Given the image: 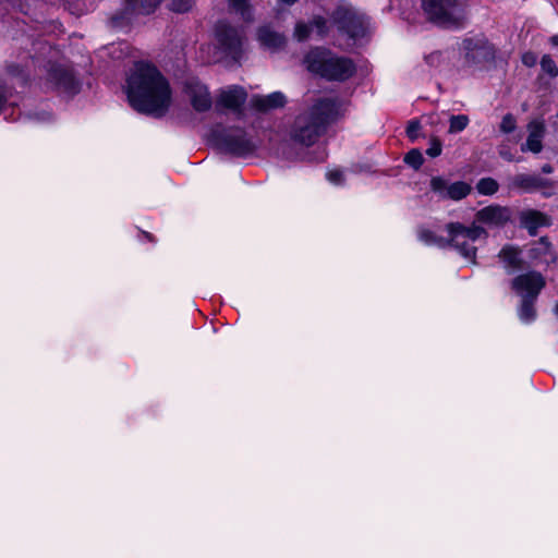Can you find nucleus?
<instances>
[{"mask_svg": "<svg viewBox=\"0 0 558 558\" xmlns=\"http://www.w3.org/2000/svg\"><path fill=\"white\" fill-rule=\"evenodd\" d=\"M257 40L263 48L271 51L280 49L286 44L284 36L275 32L269 26H262L258 28Z\"/></svg>", "mask_w": 558, "mask_h": 558, "instance_id": "obj_19", "label": "nucleus"}, {"mask_svg": "<svg viewBox=\"0 0 558 558\" xmlns=\"http://www.w3.org/2000/svg\"><path fill=\"white\" fill-rule=\"evenodd\" d=\"M404 161L414 169H418L423 163V156L420 150L412 149L405 155Z\"/></svg>", "mask_w": 558, "mask_h": 558, "instance_id": "obj_31", "label": "nucleus"}, {"mask_svg": "<svg viewBox=\"0 0 558 558\" xmlns=\"http://www.w3.org/2000/svg\"><path fill=\"white\" fill-rule=\"evenodd\" d=\"M498 256L505 268L509 271L515 270L521 266V252L513 245L502 247Z\"/></svg>", "mask_w": 558, "mask_h": 558, "instance_id": "obj_22", "label": "nucleus"}, {"mask_svg": "<svg viewBox=\"0 0 558 558\" xmlns=\"http://www.w3.org/2000/svg\"><path fill=\"white\" fill-rule=\"evenodd\" d=\"M542 171L545 173H551L553 167L550 165H545V166H543Z\"/></svg>", "mask_w": 558, "mask_h": 558, "instance_id": "obj_38", "label": "nucleus"}, {"mask_svg": "<svg viewBox=\"0 0 558 558\" xmlns=\"http://www.w3.org/2000/svg\"><path fill=\"white\" fill-rule=\"evenodd\" d=\"M500 156H501L502 158H505V159L509 160V161H512V160H513V159H512V157H511V155H510V154H508V153H506V151H504V150H500Z\"/></svg>", "mask_w": 558, "mask_h": 558, "instance_id": "obj_37", "label": "nucleus"}, {"mask_svg": "<svg viewBox=\"0 0 558 558\" xmlns=\"http://www.w3.org/2000/svg\"><path fill=\"white\" fill-rule=\"evenodd\" d=\"M221 145L227 151L235 155H246L255 148L244 131L240 129L229 131L222 138Z\"/></svg>", "mask_w": 558, "mask_h": 558, "instance_id": "obj_13", "label": "nucleus"}, {"mask_svg": "<svg viewBox=\"0 0 558 558\" xmlns=\"http://www.w3.org/2000/svg\"><path fill=\"white\" fill-rule=\"evenodd\" d=\"M545 286L544 277L535 271H530L515 277L512 280V290L522 299L536 300L541 290Z\"/></svg>", "mask_w": 558, "mask_h": 558, "instance_id": "obj_8", "label": "nucleus"}, {"mask_svg": "<svg viewBox=\"0 0 558 558\" xmlns=\"http://www.w3.org/2000/svg\"><path fill=\"white\" fill-rule=\"evenodd\" d=\"M550 43H551V45L558 47V36H553L550 38Z\"/></svg>", "mask_w": 558, "mask_h": 558, "instance_id": "obj_40", "label": "nucleus"}, {"mask_svg": "<svg viewBox=\"0 0 558 558\" xmlns=\"http://www.w3.org/2000/svg\"><path fill=\"white\" fill-rule=\"evenodd\" d=\"M161 0H125L121 16H114L112 23L116 26L122 24V20L131 15L153 13ZM194 3V0H170L169 7L175 12H186Z\"/></svg>", "mask_w": 558, "mask_h": 558, "instance_id": "obj_6", "label": "nucleus"}, {"mask_svg": "<svg viewBox=\"0 0 558 558\" xmlns=\"http://www.w3.org/2000/svg\"><path fill=\"white\" fill-rule=\"evenodd\" d=\"M476 189L480 194L493 195L498 191V183L492 178H484L478 181Z\"/></svg>", "mask_w": 558, "mask_h": 558, "instance_id": "obj_28", "label": "nucleus"}, {"mask_svg": "<svg viewBox=\"0 0 558 558\" xmlns=\"http://www.w3.org/2000/svg\"><path fill=\"white\" fill-rule=\"evenodd\" d=\"M327 180L335 184L340 185L344 180V173L340 169H331L326 173Z\"/></svg>", "mask_w": 558, "mask_h": 558, "instance_id": "obj_33", "label": "nucleus"}, {"mask_svg": "<svg viewBox=\"0 0 558 558\" xmlns=\"http://www.w3.org/2000/svg\"><path fill=\"white\" fill-rule=\"evenodd\" d=\"M332 22L353 39L364 37L368 29V21L344 4H340L332 14Z\"/></svg>", "mask_w": 558, "mask_h": 558, "instance_id": "obj_7", "label": "nucleus"}, {"mask_svg": "<svg viewBox=\"0 0 558 558\" xmlns=\"http://www.w3.org/2000/svg\"><path fill=\"white\" fill-rule=\"evenodd\" d=\"M216 37L223 53L233 59L240 56L242 36L235 28L226 24H219L216 28Z\"/></svg>", "mask_w": 558, "mask_h": 558, "instance_id": "obj_12", "label": "nucleus"}, {"mask_svg": "<svg viewBox=\"0 0 558 558\" xmlns=\"http://www.w3.org/2000/svg\"><path fill=\"white\" fill-rule=\"evenodd\" d=\"M511 219L508 207L490 205L480 209L475 215V225H485L488 228H502Z\"/></svg>", "mask_w": 558, "mask_h": 558, "instance_id": "obj_10", "label": "nucleus"}, {"mask_svg": "<svg viewBox=\"0 0 558 558\" xmlns=\"http://www.w3.org/2000/svg\"><path fill=\"white\" fill-rule=\"evenodd\" d=\"M304 63L310 72L327 80L344 81L355 72V65L350 59L318 48L306 54Z\"/></svg>", "mask_w": 558, "mask_h": 558, "instance_id": "obj_3", "label": "nucleus"}, {"mask_svg": "<svg viewBox=\"0 0 558 558\" xmlns=\"http://www.w3.org/2000/svg\"><path fill=\"white\" fill-rule=\"evenodd\" d=\"M327 21L320 16L314 17L312 24L298 23L294 29V37L302 41L311 37L312 33H316L322 37L327 33Z\"/></svg>", "mask_w": 558, "mask_h": 558, "instance_id": "obj_18", "label": "nucleus"}, {"mask_svg": "<svg viewBox=\"0 0 558 558\" xmlns=\"http://www.w3.org/2000/svg\"><path fill=\"white\" fill-rule=\"evenodd\" d=\"M50 77L56 83L57 87L64 93H75L76 82L71 71L63 68H56L50 73Z\"/></svg>", "mask_w": 558, "mask_h": 558, "instance_id": "obj_20", "label": "nucleus"}, {"mask_svg": "<svg viewBox=\"0 0 558 558\" xmlns=\"http://www.w3.org/2000/svg\"><path fill=\"white\" fill-rule=\"evenodd\" d=\"M446 61V58L440 51H433L424 56V64L427 66V71H436L440 69Z\"/></svg>", "mask_w": 558, "mask_h": 558, "instance_id": "obj_27", "label": "nucleus"}, {"mask_svg": "<svg viewBox=\"0 0 558 558\" xmlns=\"http://www.w3.org/2000/svg\"><path fill=\"white\" fill-rule=\"evenodd\" d=\"M427 19L445 26H460L466 17L464 2L460 0H422Z\"/></svg>", "mask_w": 558, "mask_h": 558, "instance_id": "obj_5", "label": "nucleus"}, {"mask_svg": "<svg viewBox=\"0 0 558 558\" xmlns=\"http://www.w3.org/2000/svg\"><path fill=\"white\" fill-rule=\"evenodd\" d=\"M4 105H5V99L3 98V96L0 94V113L3 111L4 109Z\"/></svg>", "mask_w": 558, "mask_h": 558, "instance_id": "obj_39", "label": "nucleus"}, {"mask_svg": "<svg viewBox=\"0 0 558 558\" xmlns=\"http://www.w3.org/2000/svg\"><path fill=\"white\" fill-rule=\"evenodd\" d=\"M418 239L426 245L445 247L448 245V239L437 235L433 230L421 229L418 231Z\"/></svg>", "mask_w": 558, "mask_h": 558, "instance_id": "obj_25", "label": "nucleus"}, {"mask_svg": "<svg viewBox=\"0 0 558 558\" xmlns=\"http://www.w3.org/2000/svg\"><path fill=\"white\" fill-rule=\"evenodd\" d=\"M278 1L281 3H284V4H293L296 0H278Z\"/></svg>", "mask_w": 558, "mask_h": 558, "instance_id": "obj_41", "label": "nucleus"}, {"mask_svg": "<svg viewBox=\"0 0 558 558\" xmlns=\"http://www.w3.org/2000/svg\"><path fill=\"white\" fill-rule=\"evenodd\" d=\"M420 130V123L416 121H411L407 128V134L412 141H414L418 137Z\"/></svg>", "mask_w": 558, "mask_h": 558, "instance_id": "obj_34", "label": "nucleus"}, {"mask_svg": "<svg viewBox=\"0 0 558 558\" xmlns=\"http://www.w3.org/2000/svg\"><path fill=\"white\" fill-rule=\"evenodd\" d=\"M228 9L231 13L240 15L245 22L253 20V10L250 3L251 0H227Z\"/></svg>", "mask_w": 558, "mask_h": 558, "instance_id": "obj_24", "label": "nucleus"}, {"mask_svg": "<svg viewBox=\"0 0 558 558\" xmlns=\"http://www.w3.org/2000/svg\"><path fill=\"white\" fill-rule=\"evenodd\" d=\"M510 186L523 192L538 190L545 197L554 194V182L536 174H518L511 179Z\"/></svg>", "mask_w": 558, "mask_h": 558, "instance_id": "obj_11", "label": "nucleus"}, {"mask_svg": "<svg viewBox=\"0 0 558 558\" xmlns=\"http://www.w3.org/2000/svg\"><path fill=\"white\" fill-rule=\"evenodd\" d=\"M515 128H517L515 118L510 113L506 114L501 120L500 131L504 133H510V132H513L515 130Z\"/></svg>", "mask_w": 558, "mask_h": 558, "instance_id": "obj_32", "label": "nucleus"}, {"mask_svg": "<svg viewBox=\"0 0 558 558\" xmlns=\"http://www.w3.org/2000/svg\"><path fill=\"white\" fill-rule=\"evenodd\" d=\"M519 222L531 235H535L539 228L550 226L551 219L539 210L529 208L520 211Z\"/></svg>", "mask_w": 558, "mask_h": 558, "instance_id": "obj_15", "label": "nucleus"}, {"mask_svg": "<svg viewBox=\"0 0 558 558\" xmlns=\"http://www.w3.org/2000/svg\"><path fill=\"white\" fill-rule=\"evenodd\" d=\"M541 68L543 72L548 74L550 77H556L558 75V68L555 61L547 54H545L541 60Z\"/></svg>", "mask_w": 558, "mask_h": 558, "instance_id": "obj_30", "label": "nucleus"}, {"mask_svg": "<svg viewBox=\"0 0 558 558\" xmlns=\"http://www.w3.org/2000/svg\"><path fill=\"white\" fill-rule=\"evenodd\" d=\"M450 244L465 260L474 264L476 258L475 241L478 239H486L487 231L478 225L472 223L465 227L459 222H452L446 227Z\"/></svg>", "mask_w": 558, "mask_h": 558, "instance_id": "obj_4", "label": "nucleus"}, {"mask_svg": "<svg viewBox=\"0 0 558 558\" xmlns=\"http://www.w3.org/2000/svg\"><path fill=\"white\" fill-rule=\"evenodd\" d=\"M186 94L196 111H206L211 107V97L207 87L198 81L192 80L186 84Z\"/></svg>", "mask_w": 558, "mask_h": 558, "instance_id": "obj_14", "label": "nucleus"}, {"mask_svg": "<svg viewBox=\"0 0 558 558\" xmlns=\"http://www.w3.org/2000/svg\"><path fill=\"white\" fill-rule=\"evenodd\" d=\"M246 92L239 86H231L220 92L217 105L230 110H238L246 100Z\"/></svg>", "mask_w": 558, "mask_h": 558, "instance_id": "obj_17", "label": "nucleus"}, {"mask_svg": "<svg viewBox=\"0 0 558 558\" xmlns=\"http://www.w3.org/2000/svg\"><path fill=\"white\" fill-rule=\"evenodd\" d=\"M430 189L434 193H436L441 198H450L453 201H460L468 196L471 192V185L458 181L454 183H448L441 177H434L430 180Z\"/></svg>", "mask_w": 558, "mask_h": 558, "instance_id": "obj_9", "label": "nucleus"}, {"mask_svg": "<svg viewBox=\"0 0 558 558\" xmlns=\"http://www.w3.org/2000/svg\"><path fill=\"white\" fill-rule=\"evenodd\" d=\"M522 62L529 68L534 66L537 62V56L534 52H525L522 56Z\"/></svg>", "mask_w": 558, "mask_h": 558, "instance_id": "obj_36", "label": "nucleus"}, {"mask_svg": "<svg viewBox=\"0 0 558 558\" xmlns=\"http://www.w3.org/2000/svg\"><path fill=\"white\" fill-rule=\"evenodd\" d=\"M555 313H556V315L558 316V303H557V304H556V306H555Z\"/></svg>", "mask_w": 558, "mask_h": 558, "instance_id": "obj_42", "label": "nucleus"}, {"mask_svg": "<svg viewBox=\"0 0 558 558\" xmlns=\"http://www.w3.org/2000/svg\"><path fill=\"white\" fill-rule=\"evenodd\" d=\"M535 300L526 299L522 300L519 307V317L523 323H531L535 319L536 312L534 308Z\"/></svg>", "mask_w": 558, "mask_h": 558, "instance_id": "obj_26", "label": "nucleus"}, {"mask_svg": "<svg viewBox=\"0 0 558 558\" xmlns=\"http://www.w3.org/2000/svg\"><path fill=\"white\" fill-rule=\"evenodd\" d=\"M531 257L545 263L553 258L551 245L546 238H541L534 242L530 250Z\"/></svg>", "mask_w": 558, "mask_h": 558, "instance_id": "obj_23", "label": "nucleus"}, {"mask_svg": "<svg viewBox=\"0 0 558 558\" xmlns=\"http://www.w3.org/2000/svg\"><path fill=\"white\" fill-rule=\"evenodd\" d=\"M340 113L341 108L336 100L323 99L318 101L310 112L296 118L291 135L293 141L304 146L314 144L324 125L336 119Z\"/></svg>", "mask_w": 558, "mask_h": 558, "instance_id": "obj_2", "label": "nucleus"}, {"mask_svg": "<svg viewBox=\"0 0 558 558\" xmlns=\"http://www.w3.org/2000/svg\"><path fill=\"white\" fill-rule=\"evenodd\" d=\"M286 96L281 92H275L266 96H257L253 99V105L259 110L277 109L284 106Z\"/></svg>", "mask_w": 558, "mask_h": 558, "instance_id": "obj_21", "label": "nucleus"}, {"mask_svg": "<svg viewBox=\"0 0 558 558\" xmlns=\"http://www.w3.org/2000/svg\"><path fill=\"white\" fill-rule=\"evenodd\" d=\"M469 124V118L464 114L452 116L450 118L449 132L459 133L463 131Z\"/></svg>", "mask_w": 558, "mask_h": 558, "instance_id": "obj_29", "label": "nucleus"}, {"mask_svg": "<svg viewBox=\"0 0 558 558\" xmlns=\"http://www.w3.org/2000/svg\"><path fill=\"white\" fill-rule=\"evenodd\" d=\"M130 105L138 112L163 116L172 101L168 81L151 64L138 62L132 69L126 81Z\"/></svg>", "mask_w": 558, "mask_h": 558, "instance_id": "obj_1", "label": "nucleus"}, {"mask_svg": "<svg viewBox=\"0 0 558 558\" xmlns=\"http://www.w3.org/2000/svg\"><path fill=\"white\" fill-rule=\"evenodd\" d=\"M529 135L525 144L521 146V150L538 154L543 149V137L545 134V125L541 120H533L527 124Z\"/></svg>", "mask_w": 558, "mask_h": 558, "instance_id": "obj_16", "label": "nucleus"}, {"mask_svg": "<svg viewBox=\"0 0 558 558\" xmlns=\"http://www.w3.org/2000/svg\"><path fill=\"white\" fill-rule=\"evenodd\" d=\"M426 154L429 157H437L441 154V144L437 140H433L430 146L427 148Z\"/></svg>", "mask_w": 558, "mask_h": 558, "instance_id": "obj_35", "label": "nucleus"}]
</instances>
